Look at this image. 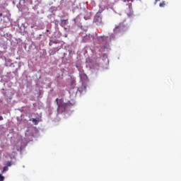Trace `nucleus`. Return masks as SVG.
Listing matches in <instances>:
<instances>
[{"label":"nucleus","instance_id":"3","mask_svg":"<svg viewBox=\"0 0 181 181\" xmlns=\"http://www.w3.org/2000/svg\"><path fill=\"white\" fill-rule=\"evenodd\" d=\"M56 102L58 105V108H64V110H66V108H67V107H69V103L60 104V103H59V98L56 99Z\"/></svg>","mask_w":181,"mask_h":181},{"label":"nucleus","instance_id":"19","mask_svg":"<svg viewBox=\"0 0 181 181\" xmlns=\"http://www.w3.org/2000/svg\"><path fill=\"white\" fill-rule=\"evenodd\" d=\"M8 166H11V163H8Z\"/></svg>","mask_w":181,"mask_h":181},{"label":"nucleus","instance_id":"11","mask_svg":"<svg viewBox=\"0 0 181 181\" xmlns=\"http://www.w3.org/2000/svg\"><path fill=\"white\" fill-rule=\"evenodd\" d=\"M5 180V177L2 176L1 174H0V181Z\"/></svg>","mask_w":181,"mask_h":181},{"label":"nucleus","instance_id":"9","mask_svg":"<svg viewBox=\"0 0 181 181\" xmlns=\"http://www.w3.org/2000/svg\"><path fill=\"white\" fill-rule=\"evenodd\" d=\"M108 37H105V35H102L100 37V39H102L103 42L105 41V39H107Z\"/></svg>","mask_w":181,"mask_h":181},{"label":"nucleus","instance_id":"8","mask_svg":"<svg viewBox=\"0 0 181 181\" xmlns=\"http://www.w3.org/2000/svg\"><path fill=\"white\" fill-rule=\"evenodd\" d=\"M165 5H166V4H165V1H163V2H161V3L159 4V6H160V8H165Z\"/></svg>","mask_w":181,"mask_h":181},{"label":"nucleus","instance_id":"20","mask_svg":"<svg viewBox=\"0 0 181 181\" xmlns=\"http://www.w3.org/2000/svg\"><path fill=\"white\" fill-rule=\"evenodd\" d=\"M47 32H49V30H47Z\"/></svg>","mask_w":181,"mask_h":181},{"label":"nucleus","instance_id":"16","mask_svg":"<svg viewBox=\"0 0 181 181\" xmlns=\"http://www.w3.org/2000/svg\"><path fill=\"white\" fill-rule=\"evenodd\" d=\"M4 120V117L2 116H0V121H3Z\"/></svg>","mask_w":181,"mask_h":181},{"label":"nucleus","instance_id":"7","mask_svg":"<svg viewBox=\"0 0 181 181\" xmlns=\"http://www.w3.org/2000/svg\"><path fill=\"white\" fill-rule=\"evenodd\" d=\"M86 37H88L90 40H94L95 39V37L91 34H88Z\"/></svg>","mask_w":181,"mask_h":181},{"label":"nucleus","instance_id":"15","mask_svg":"<svg viewBox=\"0 0 181 181\" xmlns=\"http://www.w3.org/2000/svg\"><path fill=\"white\" fill-rule=\"evenodd\" d=\"M52 42H53V45H57V43H59L58 41H54V40H52Z\"/></svg>","mask_w":181,"mask_h":181},{"label":"nucleus","instance_id":"13","mask_svg":"<svg viewBox=\"0 0 181 181\" xmlns=\"http://www.w3.org/2000/svg\"><path fill=\"white\" fill-rule=\"evenodd\" d=\"M50 54H56V51H53V49L49 50Z\"/></svg>","mask_w":181,"mask_h":181},{"label":"nucleus","instance_id":"1","mask_svg":"<svg viewBox=\"0 0 181 181\" xmlns=\"http://www.w3.org/2000/svg\"><path fill=\"white\" fill-rule=\"evenodd\" d=\"M125 30H127V26L124 25V23H120L118 25H115L113 33L115 35H122Z\"/></svg>","mask_w":181,"mask_h":181},{"label":"nucleus","instance_id":"5","mask_svg":"<svg viewBox=\"0 0 181 181\" xmlns=\"http://www.w3.org/2000/svg\"><path fill=\"white\" fill-rule=\"evenodd\" d=\"M80 77L81 80H87V75L84 73H81Z\"/></svg>","mask_w":181,"mask_h":181},{"label":"nucleus","instance_id":"2","mask_svg":"<svg viewBox=\"0 0 181 181\" xmlns=\"http://www.w3.org/2000/svg\"><path fill=\"white\" fill-rule=\"evenodd\" d=\"M94 22L96 25H100L103 23V18H101V13L98 12L94 17Z\"/></svg>","mask_w":181,"mask_h":181},{"label":"nucleus","instance_id":"14","mask_svg":"<svg viewBox=\"0 0 181 181\" xmlns=\"http://www.w3.org/2000/svg\"><path fill=\"white\" fill-rule=\"evenodd\" d=\"M49 46H53V40H50L49 42Z\"/></svg>","mask_w":181,"mask_h":181},{"label":"nucleus","instance_id":"10","mask_svg":"<svg viewBox=\"0 0 181 181\" xmlns=\"http://www.w3.org/2000/svg\"><path fill=\"white\" fill-rule=\"evenodd\" d=\"M32 121H33V122H34L35 125H37V119L33 118V119H32Z\"/></svg>","mask_w":181,"mask_h":181},{"label":"nucleus","instance_id":"18","mask_svg":"<svg viewBox=\"0 0 181 181\" xmlns=\"http://www.w3.org/2000/svg\"><path fill=\"white\" fill-rule=\"evenodd\" d=\"M160 0H155V4H156V2H158Z\"/></svg>","mask_w":181,"mask_h":181},{"label":"nucleus","instance_id":"6","mask_svg":"<svg viewBox=\"0 0 181 181\" xmlns=\"http://www.w3.org/2000/svg\"><path fill=\"white\" fill-rule=\"evenodd\" d=\"M67 25V20H61V26L64 28Z\"/></svg>","mask_w":181,"mask_h":181},{"label":"nucleus","instance_id":"21","mask_svg":"<svg viewBox=\"0 0 181 181\" xmlns=\"http://www.w3.org/2000/svg\"><path fill=\"white\" fill-rule=\"evenodd\" d=\"M110 39H112V37H110Z\"/></svg>","mask_w":181,"mask_h":181},{"label":"nucleus","instance_id":"4","mask_svg":"<svg viewBox=\"0 0 181 181\" xmlns=\"http://www.w3.org/2000/svg\"><path fill=\"white\" fill-rule=\"evenodd\" d=\"M78 90L79 91V93H83V91H87V84L86 83H83L82 86L79 88H78Z\"/></svg>","mask_w":181,"mask_h":181},{"label":"nucleus","instance_id":"12","mask_svg":"<svg viewBox=\"0 0 181 181\" xmlns=\"http://www.w3.org/2000/svg\"><path fill=\"white\" fill-rule=\"evenodd\" d=\"M6 170H8V167H4L3 170L1 171V173H4L6 172Z\"/></svg>","mask_w":181,"mask_h":181},{"label":"nucleus","instance_id":"17","mask_svg":"<svg viewBox=\"0 0 181 181\" xmlns=\"http://www.w3.org/2000/svg\"><path fill=\"white\" fill-rule=\"evenodd\" d=\"M2 16H3V13H0V18H2Z\"/></svg>","mask_w":181,"mask_h":181}]
</instances>
